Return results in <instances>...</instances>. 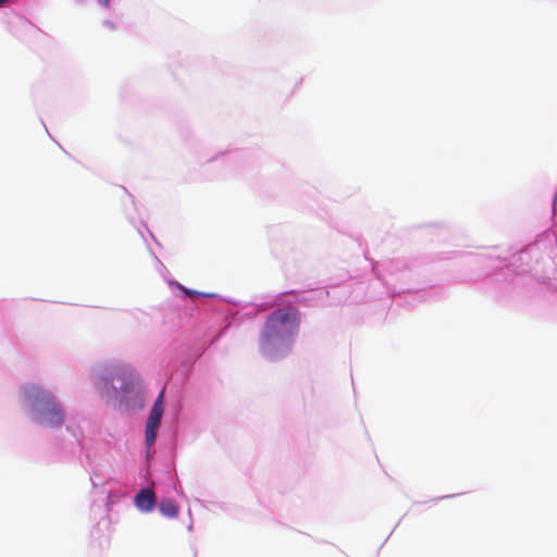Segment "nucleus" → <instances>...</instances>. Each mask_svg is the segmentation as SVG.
Masks as SVG:
<instances>
[{"label": "nucleus", "instance_id": "1", "mask_svg": "<svg viewBox=\"0 0 557 557\" xmlns=\"http://www.w3.org/2000/svg\"><path fill=\"white\" fill-rule=\"evenodd\" d=\"M299 324V311L292 306L269 314L259 337V348L263 357L274 361L285 356L293 337L298 333Z\"/></svg>", "mask_w": 557, "mask_h": 557}, {"label": "nucleus", "instance_id": "2", "mask_svg": "<svg viewBox=\"0 0 557 557\" xmlns=\"http://www.w3.org/2000/svg\"><path fill=\"white\" fill-rule=\"evenodd\" d=\"M24 393L39 424L55 428L63 423V409L50 393L34 384L26 385Z\"/></svg>", "mask_w": 557, "mask_h": 557}, {"label": "nucleus", "instance_id": "3", "mask_svg": "<svg viewBox=\"0 0 557 557\" xmlns=\"http://www.w3.org/2000/svg\"><path fill=\"white\" fill-rule=\"evenodd\" d=\"M164 389H162L154 400L153 407L149 413L145 430V441L147 447H151L157 437V430L159 429L161 418L164 412Z\"/></svg>", "mask_w": 557, "mask_h": 557}, {"label": "nucleus", "instance_id": "4", "mask_svg": "<svg viewBox=\"0 0 557 557\" xmlns=\"http://www.w3.org/2000/svg\"><path fill=\"white\" fill-rule=\"evenodd\" d=\"M156 494L151 488H143L135 496V505L143 512H150L156 506Z\"/></svg>", "mask_w": 557, "mask_h": 557}, {"label": "nucleus", "instance_id": "5", "mask_svg": "<svg viewBox=\"0 0 557 557\" xmlns=\"http://www.w3.org/2000/svg\"><path fill=\"white\" fill-rule=\"evenodd\" d=\"M160 512L170 519L176 518L180 512L178 506L170 498H163L159 503Z\"/></svg>", "mask_w": 557, "mask_h": 557}, {"label": "nucleus", "instance_id": "6", "mask_svg": "<svg viewBox=\"0 0 557 557\" xmlns=\"http://www.w3.org/2000/svg\"><path fill=\"white\" fill-rule=\"evenodd\" d=\"M98 2H99L103 8H109V7H110V0H98Z\"/></svg>", "mask_w": 557, "mask_h": 557}, {"label": "nucleus", "instance_id": "7", "mask_svg": "<svg viewBox=\"0 0 557 557\" xmlns=\"http://www.w3.org/2000/svg\"><path fill=\"white\" fill-rule=\"evenodd\" d=\"M183 290H184V293H185L186 295H188V296H191V295H195V294H196L195 292H190V290H188V289H186V288H183Z\"/></svg>", "mask_w": 557, "mask_h": 557}, {"label": "nucleus", "instance_id": "8", "mask_svg": "<svg viewBox=\"0 0 557 557\" xmlns=\"http://www.w3.org/2000/svg\"><path fill=\"white\" fill-rule=\"evenodd\" d=\"M9 0H0V7L7 3Z\"/></svg>", "mask_w": 557, "mask_h": 557}]
</instances>
